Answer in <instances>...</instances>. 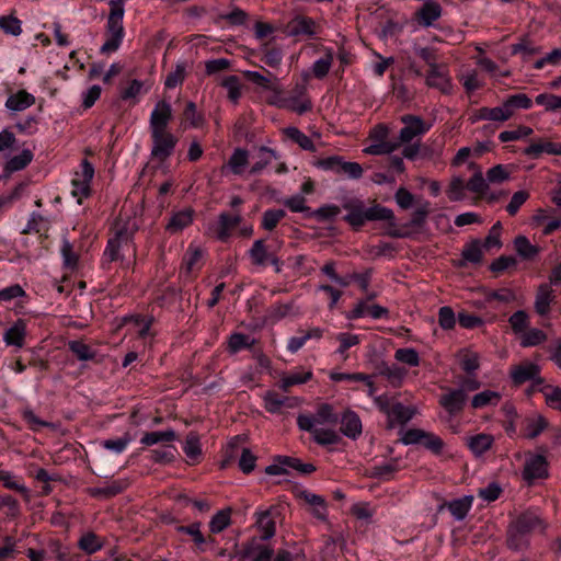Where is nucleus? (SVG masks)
Returning a JSON list of instances; mask_svg holds the SVG:
<instances>
[{"instance_id":"nucleus-1","label":"nucleus","mask_w":561,"mask_h":561,"mask_svg":"<svg viewBox=\"0 0 561 561\" xmlns=\"http://www.w3.org/2000/svg\"><path fill=\"white\" fill-rule=\"evenodd\" d=\"M403 127L399 131V144L404 145L402 150L403 158L414 160L420 153V142L413 141L420 139L432 127V124L426 123L422 117L416 115L401 116Z\"/></svg>"},{"instance_id":"nucleus-2","label":"nucleus","mask_w":561,"mask_h":561,"mask_svg":"<svg viewBox=\"0 0 561 561\" xmlns=\"http://www.w3.org/2000/svg\"><path fill=\"white\" fill-rule=\"evenodd\" d=\"M135 229L128 225H117L114 237L106 244L103 253V264L112 263L123 259L122 250L131 245Z\"/></svg>"},{"instance_id":"nucleus-3","label":"nucleus","mask_w":561,"mask_h":561,"mask_svg":"<svg viewBox=\"0 0 561 561\" xmlns=\"http://www.w3.org/2000/svg\"><path fill=\"white\" fill-rule=\"evenodd\" d=\"M388 137V126L385 124H378L369 134L371 144L364 148L363 151L373 156L390 154L394 152L400 147V144L398 140H389Z\"/></svg>"},{"instance_id":"nucleus-4","label":"nucleus","mask_w":561,"mask_h":561,"mask_svg":"<svg viewBox=\"0 0 561 561\" xmlns=\"http://www.w3.org/2000/svg\"><path fill=\"white\" fill-rule=\"evenodd\" d=\"M272 104L287 108L298 114H304L311 110V101L307 96V89L305 84H296L293 92L288 96H276Z\"/></svg>"},{"instance_id":"nucleus-5","label":"nucleus","mask_w":561,"mask_h":561,"mask_svg":"<svg viewBox=\"0 0 561 561\" xmlns=\"http://www.w3.org/2000/svg\"><path fill=\"white\" fill-rule=\"evenodd\" d=\"M339 417L334 413L330 404H321L312 415H299L297 425L301 431L313 430L325 425L333 426L337 423Z\"/></svg>"},{"instance_id":"nucleus-6","label":"nucleus","mask_w":561,"mask_h":561,"mask_svg":"<svg viewBox=\"0 0 561 561\" xmlns=\"http://www.w3.org/2000/svg\"><path fill=\"white\" fill-rule=\"evenodd\" d=\"M93 176V165L88 160H83L80 164V171L76 172L71 180V194L77 198L78 204H81L83 198L90 196Z\"/></svg>"},{"instance_id":"nucleus-7","label":"nucleus","mask_w":561,"mask_h":561,"mask_svg":"<svg viewBox=\"0 0 561 561\" xmlns=\"http://www.w3.org/2000/svg\"><path fill=\"white\" fill-rule=\"evenodd\" d=\"M425 83L431 89H436L444 94L454 93V83L450 77L449 68L445 64H433L427 70Z\"/></svg>"},{"instance_id":"nucleus-8","label":"nucleus","mask_w":561,"mask_h":561,"mask_svg":"<svg viewBox=\"0 0 561 561\" xmlns=\"http://www.w3.org/2000/svg\"><path fill=\"white\" fill-rule=\"evenodd\" d=\"M152 139L151 156L161 161L168 159L174 151L178 138L169 131L150 133Z\"/></svg>"},{"instance_id":"nucleus-9","label":"nucleus","mask_w":561,"mask_h":561,"mask_svg":"<svg viewBox=\"0 0 561 561\" xmlns=\"http://www.w3.org/2000/svg\"><path fill=\"white\" fill-rule=\"evenodd\" d=\"M171 118V104L164 100L157 102L149 117L150 133L168 131L167 128Z\"/></svg>"},{"instance_id":"nucleus-10","label":"nucleus","mask_w":561,"mask_h":561,"mask_svg":"<svg viewBox=\"0 0 561 561\" xmlns=\"http://www.w3.org/2000/svg\"><path fill=\"white\" fill-rule=\"evenodd\" d=\"M241 222L240 214L229 215L221 213L218 216L217 222L209 227V232L213 233L219 241H227L233 228Z\"/></svg>"},{"instance_id":"nucleus-11","label":"nucleus","mask_w":561,"mask_h":561,"mask_svg":"<svg viewBox=\"0 0 561 561\" xmlns=\"http://www.w3.org/2000/svg\"><path fill=\"white\" fill-rule=\"evenodd\" d=\"M548 476V463L542 455H530L524 466L523 478L528 483Z\"/></svg>"},{"instance_id":"nucleus-12","label":"nucleus","mask_w":561,"mask_h":561,"mask_svg":"<svg viewBox=\"0 0 561 561\" xmlns=\"http://www.w3.org/2000/svg\"><path fill=\"white\" fill-rule=\"evenodd\" d=\"M388 316V309L380 305H369L367 300H359L354 308L347 312L350 320L369 317L374 320L382 319Z\"/></svg>"},{"instance_id":"nucleus-13","label":"nucleus","mask_w":561,"mask_h":561,"mask_svg":"<svg viewBox=\"0 0 561 561\" xmlns=\"http://www.w3.org/2000/svg\"><path fill=\"white\" fill-rule=\"evenodd\" d=\"M539 366L531 362H525L518 366H515L511 370V378L516 385H522L526 381H534L535 383H541L542 379L539 376Z\"/></svg>"},{"instance_id":"nucleus-14","label":"nucleus","mask_w":561,"mask_h":561,"mask_svg":"<svg viewBox=\"0 0 561 561\" xmlns=\"http://www.w3.org/2000/svg\"><path fill=\"white\" fill-rule=\"evenodd\" d=\"M277 514V507L259 510L255 512L256 525L263 540H270L274 537L276 528L274 517Z\"/></svg>"},{"instance_id":"nucleus-15","label":"nucleus","mask_w":561,"mask_h":561,"mask_svg":"<svg viewBox=\"0 0 561 561\" xmlns=\"http://www.w3.org/2000/svg\"><path fill=\"white\" fill-rule=\"evenodd\" d=\"M466 401L467 393H463V389L459 388L449 389L439 398V404L449 413L450 416L458 414L465 407Z\"/></svg>"},{"instance_id":"nucleus-16","label":"nucleus","mask_w":561,"mask_h":561,"mask_svg":"<svg viewBox=\"0 0 561 561\" xmlns=\"http://www.w3.org/2000/svg\"><path fill=\"white\" fill-rule=\"evenodd\" d=\"M35 101L36 99L32 93L19 90L8 96L4 106L10 113L15 114L33 106Z\"/></svg>"},{"instance_id":"nucleus-17","label":"nucleus","mask_w":561,"mask_h":561,"mask_svg":"<svg viewBox=\"0 0 561 561\" xmlns=\"http://www.w3.org/2000/svg\"><path fill=\"white\" fill-rule=\"evenodd\" d=\"M313 377L311 369L304 367H297L289 373L283 374L279 380V388L283 391H287L293 386H299L308 382Z\"/></svg>"},{"instance_id":"nucleus-18","label":"nucleus","mask_w":561,"mask_h":561,"mask_svg":"<svg viewBox=\"0 0 561 561\" xmlns=\"http://www.w3.org/2000/svg\"><path fill=\"white\" fill-rule=\"evenodd\" d=\"M513 526L522 535H527L531 530L542 529L543 523L537 510H529L523 513Z\"/></svg>"},{"instance_id":"nucleus-19","label":"nucleus","mask_w":561,"mask_h":561,"mask_svg":"<svg viewBox=\"0 0 561 561\" xmlns=\"http://www.w3.org/2000/svg\"><path fill=\"white\" fill-rule=\"evenodd\" d=\"M442 12L443 9L439 3L427 1L417 10L416 18L420 25L430 27L442 16Z\"/></svg>"},{"instance_id":"nucleus-20","label":"nucleus","mask_w":561,"mask_h":561,"mask_svg":"<svg viewBox=\"0 0 561 561\" xmlns=\"http://www.w3.org/2000/svg\"><path fill=\"white\" fill-rule=\"evenodd\" d=\"M341 432L348 438L356 439L362 434V421L354 411H346L341 416Z\"/></svg>"},{"instance_id":"nucleus-21","label":"nucleus","mask_w":561,"mask_h":561,"mask_svg":"<svg viewBox=\"0 0 561 561\" xmlns=\"http://www.w3.org/2000/svg\"><path fill=\"white\" fill-rule=\"evenodd\" d=\"M314 27L316 23L312 19L299 15L287 24V33L290 36H313L316 34Z\"/></svg>"},{"instance_id":"nucleus-22","label":"nucleus","mask_w":561,"mask_h":561,"mask_svg":"<svg viewBox=\"0 0 561 561\" xmlns=\"http://www.w3.org/2000/svg\"><path fill=\"white\" fill-rule=\"evenodd\" d=\"M554 300V291L548 284H541L538 287L535 298V310L540 316H547L550 311V305Z\"/></svg>"},{"instance_id":"nucleus-23","label":"nucleus","mask_w":561,"mask_h":561,"mask_svg":"<svg viewBox=\"0 0 561 561\" xmlns=\"http://www.w3.org/2000/svg\"><path fill=\"white\" fill-rule=\"evenodd\" d=\"M347 210L344 219L355 229L360 228L366 221V207L362 202H351L344 205Z\"/></svg>"},{"instance_id":"nucleus-24","label":"nucleus","mask_w":561,"mask_h":561,"mask_svg":"<svg viewBox=\"0 0 561 561\" xmlns=\"http://www.w3.org/2000/svg\"><path fill=\"white\" fill-rule=\"evenodd\" d=\"M414 415V410L402 403H394L388 411V423L390 427L408 423Z\"/></svg>"},{"instance_id":"nucleus-25","label":"nucleus","mask_w":561,"mask_h":561,"mask_svg":"<svg viewBox=\"0 0 561 561\" xmlns=\"http://www.w3.org/2000/svg\"><path fill=\"white\" fill-rule=\"evenodd\" d=\"M524 154L537 159L542 153L561 156V144L552 141L534 142L524 149Z\"/></svg>"},{"instance_id":"nucleus-26","label":"nucleus","mask_w":561,"mask_h":561,"mask_svg":"<svg viewBox=\"0 0 561 561\" xmlns=\"http://www.w3.org/2000/svg\"><path fill=\"white\" fill-rule=\"evenodd\" d=\"M192 221H193V210L190 208L182 209V210L175 211L171 216L168 225L165 226V230L169 233L174 234V233L182 231L187 226H190L192 224Z\"/></svg>"},{"instance_id":"nucleus-27","label":"nucleus","mask_w":561,"mask_h":561,"mask_svg":"<svg viewBox=\"0 0 561 561\" xmlns=\"http://www.w3.org/2000/svg\"><path fill=\"white\" fill-rule=\"evenodd\" d=\"M473 496L463 495L447 503V507L456 520H462L472 507Z\"/></svg>"},{"instance_id":"nucleus-28","label":"nucleus","mask_w":561,"mask_h":561,"mask_svg":"<svg viewBox=\"0 0 561 561\" xmlns=\"http://www.w3.org/2000/svg\"><path fill=\"white\" fill-rule=\"evenodd\" d=\"M25 334H26L25 323L23 321L19 320L5 331V333L3 335V341L8 345H13L15 347L21 348L24 345Z\"/></svg>"},{"instance_id":"nucleus-29","label":"nucleus","mask_w":561,"mask_h":561,"mask_svg":"<svg viewBox=\"0 0 561 561\" xmlns=\"http://www.w3.org/2000/svg\"><path fill=\"white\" fill-rule=\"evenodd\" d=\"M204 252L202 248L195 243H191L183 256V268L186 274L192 273L195 268L199 267Z\"/></svg>"},{"instance_id":"nucleus-30","label":"nucleus","mask_w":561,"mask_h":561,"mask_svg":"<svg viewBox=\"0 0 561 561\" xmlns=\"http://www.w3.org/2000/svg\"><path fill=\"white\" fill-rule=\"evenodd\" d=\"M501 393L494 390H484L474 394L471 399L473 409H483L486 407H495L501 401Z\"/></svg>"},{"instance_id":"nucleus-31","label":"nucleus","mask_w":561,"mask_h":561,"mask_svg":"<svg viewBox=\"0 0 561 561\" xmlns=\"http://www.w3.org/2000/svg\"><path fill=\"white\" fill-rule=\"evenodd\" d=\"M494 438L490 434H478L468 438V446L476 456H482L493 445Z\"/></svg>"},{"instance_id":"nucleus-32","label":"nucleus","mask_w":561,"mask_h":561,"mask_svg":"<svg viewBox=\"0 0 561 561\" xmlns=\"http://www.w3.org/2000/svg\"><path fill=\"white\" fill-rule=\"evenodd\" d=\"M457 358L462 370L468 375H474L480 367V356L476 352L461 350Z\"/></svg>"},{"instance_id":"nucleus-33","label":"nucleus","mask_w":561,"mask_h":561,"mask_svg":"<svg viewBox=\"0 0 561 561\" xmlns=\"http://www.w3.org/2000/svg\"><path fill=\"white\" fill-rule=\"evenodd\" d=\"M128 486L125 479L115 480L105 486H98L90 490L91 495L100 497H112L122 493Z\"/></svg>"},{"instance_id":"nucleus-34","label":"nucleus","mask_w":561,"mask_h":561,"mask_svg":"<svg viewBox=\"0 0 561 561\" xmlns=\"http://www.w3.org/2000/svg\"><path fill=\"white\" fill-rule=\"evenodd\" d=\"M514 247H515L517 254L523 260H533L540 252V249L537 245L530 243L528 238L525 236L516 237L514 240Z\"/></svg>"},{"instance_id":"nucleus-35","label":"nucleus","mask_w":561,"mask_h":561,"mask_svg":"<svg viewBox=\"0 0 561 561\" xmlns=\"http://www.w3.org/2000/svg\"><path fill=\"white\" fill-rule=\"evenodd\" d=\"M330 379L334 382H341V381H365L368 386V394L374 396L375 387L373 383V380L369 376L364 374H348V373H337L332 371L330 374Z\"/></svg>"},{"instance_id":"nucleus-36","label":"nucleus","mask_w":561,"mask_h":561,"mask_svg":"<svg viewBox=\"0 0 561 561\" xmlns=\"http://www.w3.org/2000/svg\"><path fill=\"white\" fill-rule=\"evenodd\" d=\"M175 439V432L173 430L154 431L146 433L141 438L140 443L145 446H153L159 443L173 442Z\"/></svg>"},{"instance_id":"nucleus-37","label":"nucleus","mask_w":561,"mask_h":561,"mask_svg":"<svg viewBox=\"0 0 561 561\" xmlns=\"http://www.w3.org/2000/svg\"><path fill=\"white\" fill-rule=\"evenodd\" d=\"M103 546V540L91 531L83 534L78 540V547L88 554H93L100 551Z\"/></svg>"},{"instance_id":"nucleus-38","label":"nucleus","mask_w":561,"mask_h":561,"mask_svg":"<svg viewBox=\"0 0 561 561\" xmlns=\"http://www.w3.org/2000/svg\"><path fill=\"white\" fill-rule=\"evenodd\" d=\"M483 249H485L480 240H472L467 243L461 252L462 260L473 264L482 261Z\"/></svg>"},{"instance_id":"nucleus-39","label":"nucleus","mask_w":561,"mask_h":561,"mask_svg":"<svg viewBox=\"0 0 561 561\" xmlns=\"http://www.w3.org/2000/svg\"><path fill=\"white\" fill-rule=\"evenodd\" d=\"M249 163L248 151L241 148L236 149L229 161L228 168L233 174L241 175Z\"/></svg>"},{"instance_id":"nucleus-40","label":"nucleus","mask_w":561,"mask_h":561,"mask_svg":"<svg viewBox=\"0 0 561 561\" xmlns=\"http://www.w3.org/2000/svg\"><path fill=\"white\" fill-rule=\"evenodd\" d=\"M0 482H2L3 486L9 490H14L22 493L25 496H28V489L23 483L22 479L18 478L11 471L1 470L0 471Z\"/></svg>"},{"instance_id":"nucleus-41","label":"nucleus","mask_w":561,"mask_h":561,"mask_svg":"<svg viewBox=\"0 0 561 561\" xmlns=\"http://www.w3.org/2000/svg\"><path fill=\"white\" fill-rule=\"evenodd\" d=\"M467 184L460 176H454L447 188V196L451 202H461L467 197Z\"/></svg>"},{"instance_id":"nucleus-42","label":"nucleus","mask_w":561,"mask_h":561,"mask_svg":"<svg viewBox=\"0 0 561 561\" xmlns=\"http://www.w3.org/2000/svg\"><path fill=\"white\" fill-rule=\"evenodd\" d=\"M316 443L319 445H332L337 443L339 434L331 427H314L309 430Z\"/></svg>"},{"instance_id":"nucleus-43","label":"nucleus","mask_w":561,"mask_h":561,"mask_svg":"<svg viewBox=\"0 0 561 561\" xmlns=\"http://www.w3.org/2000/svg\"><path fill=\"white\" fill-rule=\"evenodd\" d=\"M183 451L186 455V457L192 461H195L199 458L202 454V446L197 434L190 433L186 436L183 445Z\"/></svg>"},{"instance_id":"nucleus-44","label":"nucleus","mask_w":561,"mask_h":561,"mask_svg":"<svg viewBox=\"0 0 561 561\" xmlns=\"http://www.w3.org/2000/svg\"><path fill=\"white\" fill-rule=\"evenodd\" d=\"M231 522V511L229 508L217 512L209 522V529L214 534L225 530Z\"/></svg>"},{"instance_id":"nucleus-45","label":"nucleus","mask_w":561,"mask_h":561,"mask_svg":"<svg viewBox=\"0 0 561 561\" xmlns=\"http://www.w3.org/2000/svg\"><path fill=\"white\" fill-rule=\"evenodd\" d=\"M504 102L512 116L515 110H529L533 106L531 99L525 93L510 95Z\"/></svg>"},{"instance_id":"nucleus-46","label":"nucleus","mask_w":561,"mask_h":561,"mask_svg":"<svg viewBox=\"0 0 561 561\" xmlns=\"http://www.w3.org/2000/svg\"><path fill=\"white\" fill-rule=\"evenodd\" d=\"M285 134L289 139L295 141L299 145L300 148L308 151H316V147L313 145V141L309 136L304 134L301 130H299L296 127H288L285 129Z\"/></svg>"},{"instance_id":"nucleus-47","label":"nucleus","mask_w":561,"mask_h":561,"mask_svg":"<svg viewBox=\"0 0 561 561\" xmlns=\"http://www.w3.org/2000/svg\"><path fill=\"white\" fill-rule=\"evenodd\" d=\"M33 160V153L30 149H23L19 154L10 158L7 162V169L10 172L23 170Z\"/></svg>"},{"instance_id":"nucleus-48","label":"nucleus","mask_w":561,"mask_h":561,"mask_svg":"<svg viewBox=\"0 0 561 561\" xmlns=\"http://www.w3.org/2000/svg\"><path fill=\"white\" fill-rule=\"evenodd\" d=\"M486 180L489 184H501L511 178L508 165L496 164L486 171Z\"/></svg>"},{"instance_id":"nucleus-49","label":"nucleus","mask_w":561,"mask_h":561,"mask_svg":"<svg viewBox=\"0 0 561 561\" xmlns=\"http://www.w3.org/2000/svg\"><path fill=\"white\" fill-rule=\"evenodd\" d=\"M221 85L228 92V99L237 104L239 99L241 98V82L239 77L237 76H227L224 78Z\"/></svg>"},{"instance_id":"nucleus-50","label":"nucleus","mask_w":561,"mask_h":561,"mask_svg":"<svg viewBox=\"0 0 561 561\" xmlns=\"http://www.w3.org/2000/svg\"><path fill=\"white\" fill-rule=\"evenodd\" d=\"M336 340L340 342V346L337 347L335 353L343 357L344 359L347 357L346 351L360 342V337L358 334L347 332L339 333L336 335Z\"/></svg>"},{"instance_id":"nucleus-51","label":"nucleus","mask_w":561,"mask_h":561,"mask_svg":"<svg viewBox=\"0 0 561 561\" xmlns=\"http://www.w3.org/2000/svg\"><path fill=\"white\" fill-rule=\"evenodd\" d=\"M254 340L243 333H233L228 341V350L231 354H236L243 348H249L253 345Z\"/></svg>"},{"instance_id":"nucleus-52","label":"nucleus","mask_w":561,"mask_h":561,"mask_svg":"<svg viewBox=\"0 0 561 561\" xmlns=\"http://www.w3.org/2000/svg\"><path fill=\"white\" fill-rule=\"evenodd\" d=\"M131 437L129 434H125L122 437L114 438V439H104L100 443V445L106 449L110 450L116 455L122 454L127 446L130 444Z\"/></svg>"},{"instance_id":"nucleus-53","label":"nucleus","mask_w":561,"mask_h":561,"mask_svg":"<svg viewBox=\"0 0 561 561\" xmlns=\"http://www.w3.org/2000/svg\"><path fill=\"white\" fill-rule=\"evenodd\" d=\"M27 561H66V554L57 551L55 554L48 553L46 550L27 549Z\"/></svg>"},{"instance_id":"nucleus-54","label":"nucleus","mask_w":561,"mask_h":561,"mask_svg":"<svg viewBox=\"0 0 561 561\" xmlns=\"http://www.w3.org/2000/svg\"><path fill=\"white\" fill-rule=\"evenodd\" d=\"M144 92V82L137 79L131 80L127 87L121 90V99L123 101L137 102L140 94Z\"/></svg>"},{"instance_id":"nucleus-55","label":"nucleus","mask_w":561,"mask_h":561,"mask_svg":"<svg viewBox=\"0 0 561 561\" xmlns=\"http://www.w3.org/2000/svg\"><path fill=\"white\" fill-rule=\"evenodd\" d=\"M275 158V152L266 147H261L257 154V161L251 167V174L261 173Z\"/></svg>"},{"instance_id":"nucleus-56","label":"nucleus","mask_w":561,"mask_h":561,"mask_svg":"<svg viewBox=\"0 0 561 561\" xmlns=\"http://www.w3.org/2000/svg\"><path fill=\"white\" fill-rule=\"evenodd\" d=\"M394 358L396 360L407 364L410 367H416L420 365L419 353L415 348L412 347L398 348L394 352Z\"/></svg>"},{"instance_id":"nucleus-57","label":"nucleus","mask_w":561,"mask_h":561,"mask_svg":"<svg viewBox=\"0 0 561 561\" xmlns=\"http://www.w3.org/2000/svg\"><path fill=\"white\" fill-rule=\"evenodd\" d=\"M366 216L367 221L373 220H385V221H392L394 216L393 211L390 208L380 206V205H374L370 207H366Z\"/></svg>"},{"instance_id":"nucleus-58","label":"nucleus","mask_w":561,"mask_h":561,"mask_svg":"<svg viewBox=\"0 0 561 561\" xmlns=\"http://www.w3.org/2000/svg\"><path fill=\"white\" fill-rule=\"evenodd\" d=\"M380 375L386 377L391 383L400 385L407 376V370L396 364H392L382 367Z\"/></svg>"},{"instance_id":"nucleus-59","label":"nucleus","mask_w":561,"mask_h":561,"mask_svg":"<svg viewBox=\"0 0 561 561\" xmlns=\"http://www.w3.org/2000/svg\"><path fill=\"white\" fill-rule=\"evenodd\" d=\"M466 184L468 191L474 194H484L489 187L486 176H483L480 169H478L474 172V174L469 179V181Z\"/></svg>"},{"instance_id":"nucleus-60","label":"nucleus","mask_w":561,"mask_h":561,"mask_svg":"<svg viewBox=\"0 0 561 561\" xmlns=\"http://www.w3.org/2000/svg\"><path fill=\"white\" fill-rule=\"evenodd\" d=\"M0 28L9 35L19 36L22 33L21 21L13 15L0 16Z\"/></svg>"},{"instance_id":"nucleus-61","label":"nucleus","mask_w":561,"mask_h":561,"mask_svg":"<svg viewBox=\"0 0 561 561\" xmlns=\"http://www.w3.org/2000/svg\"><path fill=\"white\" fill-rule=\"evenodd\" d=\"M69 350L77 356L79 360H91L94 358L95 353L90 348L89 345L80 341H70L68 343Z\"/></svg>"},{"instance_id":"nucleus-62","label":"nucleus","mask_w":561,"mask_h":561,"mask_svg":"<svg viewBox=\"0 0 561 561\" xmlns=\"http://www.w3.org/2000/svg\"><path fill=\"white\" fill-rule=\"evenodd\" d=\"M249 255L255 265H264L270 259L262 240H255L249 250Z\"/></svg>"},{"instance_id":"nucleus-63","label":"nucleus","mask_w":561,"mask_h":561,"mask_svg":"<svg viewBox=\"0 0 561 561\" xmlns=\"http://www.w3.org/2000/svg\"><path fill=\"white\" fill-rule=\"evenodd\" d=\"M263 400H264V408L266 409V411H268L270 413H277L280 411L282 407L286 403L287 398L280 397L274 391H267L263 396Z\"/></svg>"},{"instance_id":"nucleus-64","label":"nucleus","mask_w":561,"mask_h":561,"mask_svg":"<svg viewBox=\"0 0 561 561\" xmlns=\"http://www.w3.org/2000/svg\"><path fill=\"white\" fill-rule=\"evenodd\" d=\"M274 550L267 546L253 547L248 551L250 561H273Z\"/></svg>"}]
</instances>
